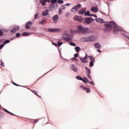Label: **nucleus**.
Instances as JSON below:
<instances>
[{"label":"nucleus","mask_w":129,"mask_h":129,"mask_svg":"<svg viewBox=\"0 0 129 129\" xmlns=\"http://www.w3.org/2000/svg\"><path fill=\"white\" fill-rule=\"evenodd\" d=\"M70 68L73 70V71H74L75 72H77L78 71V69L77 67H76L74 64H71L70 65Z\"/></svg>","instance_id":"9b49d317"},{"label":"nucleus","mask_w":129,"mask_h":129,"mask_svg":"<svg viewBox=\"0 0 129 129\" xmlns=\"http://www.w3.org/2000/svg\"><path fill=\"white\" fill-rule=\"evenodd\" d=\"M1 65H2V66H5V63H4V62H2V63H1Z\"/></svg>","instance_id":"603ef678"},{"label":"nucleus","mask_w":129,"mask_h":129,"mask_svg":"<svg viewBox=\"0 0 129 129\" xmlns=\"http://www.w3.org/2000/svg\"><path fill=\"white\" fill-rule=\"evenodd\" d=\"M38 119H35V120H34L35 123L38 122Z\"/></svg>","instance_id":"6e6d98bb"},{"label":"nucleus","mask_w":129,"mask_h":129,"mask_svg":"<svg viewBox=\"0 0 129 129\" xmlns=\"http://www.w3.org/2000/svg\"><path fill=\"white\" fill-rule=\"evenodd\" d=\"M75 58H77L78 57V53H75L74 54Z\"/></svg>","instance_id":"49530a36"},{"label":"nucleus","mask_w":129,"mask_h":129,"mask_svg":"<svg viewBox=\"0 0 129 129\" xmlns=\"http://www.w3.org/2000/svg\"><path fill=\"white\" fill-rule=\"evenodd\" d=\"M79 8H81V4H78L77 6L72 8L71 12H72L73 13H77V12H78V9H79Z\"/></svg>","instance_id":"39448f33"},{"label":"nucleus","mask_w":129,"mask_h":129,"mask_svg":"<svg viewBox=\"0 0 129 129\" xmlns=\"http://www.w3.org/2000/svg\"><path fill=\"white\" fill-rule=\"evenodd\" d=\"M88 57L89 58L90 60H91V61L95 62V59L94 58L93 56H88Z\"/></svg>","instance_id":"4be33fe9"},{"label":"nucleus","mask_w":129,"mask_h":129,"mask_svg":"<svg viewBox=\"0 0 129 129\" xmlns=\"http://www.w3.org/2000/svg\"><path fill=\"white\" fill-rule=\"evenodd\" d=\"M97 51H98L99 53H100V52H101V50H100V49H97Z\"/></svg>","instance_id":"13d9d810"},{"label":"nucleus","mask_w":129,"mask_h":129,"mask_svg":"<svg viewBox=\"0 0 129 129\" xmlns=\"http://www.w3.org/2000/svg\"><path fill=\"white\" fill-rule=\"evenodd\" d=\"M58 15H55L52 17V21L54 24H57L58 23Z\"/></svg>","instance_id":"9d476101"},{"label":"nucleus","mask_w":129,"mask_h":129,"mask_svg":"<svg viewBox=\"0 0 129 129\" xmlns=\"http://www.w3.org/2000/svg\"><path fill=\"white\" fill-rule=\"evenodd\" d=\"M54 45H55L56 47H57V46H58V44H54Z\"/></svg>","instance_id":"680f3d73"},{"label":"nucleus","mask_w":129,"mask_h":129,"mask_svg":"<svg viewBox=\"0 0 129 129\" xmlns=\"http://www.w3.org/2000/svg\"><path fill=\"white\" fill-rule=\"evenodd\" d=\"M40 3L42 6H44L45 5H46V0H40Z\"/></svg>","instance_id":"412c9836"},{"label":"nucleus","mask_w":129,"mask_h":129,"mask_svg":"<svg viewBox=\"0 0 129 129\" xmlns=\"http://www.w3.org/2000/svg\"><path fill=\"white\" fill-rule=\"evenodd\" d=\"M87 76H88V78H90V79H91V77L90 76V74H88Z\"/></svg>","instance_id":"3c124183"},{"label":"nucleus","mask_w":129,"mask_h":129,"mask_svg":"<svg viewBox=\"0 0 129 129\" xmlns=\"http://www.w3.org/2000/svg\"><path fill=\"white\" fill-rule=\"evenodd\" d=\"M57 43H58V47H60V46H61V45H62L63 44V43H62V42H61V40H58Z\"/></svg>","instance_id":"cd10ccee"},{"label":"nucleus","mask_w":129,"mask_h":129,"mask_svg":"<svg viewBox=\"0 0 129 129\" xmlns=\"http://www.w3.org/2000/svg\"><path fill=\"white\" fill-rule=\"evenodd\" d=\"M80 88H82V89H83V88H84V86H83V85H81V86H80Z\"/></svg>","instance_id":"5fc2aeb1"},{"label":"nucleus","mask_w":129,"mask_h":129,"mask_svg":"<svg viewBox=\"0 0 129 129\" xmlns=\"http://www.w3.org/2000/svg\"><path fill=\"white\" fill-rule=\"evenodd\" d=\"M95 21H96L97 23H100V24H103V23H104V20L101 18H96Z\"/></svg>","instance_id":"ddd939ff"},{"label":"nucleus","mask_w":129,"mask_h":129,"mask_svg":"<svg viewBox=\"0 0 129 129\" xmlns=\"http://www.w3.org/2000/svg\"><path fill=\"white\" fill-rule=\"evenodd\" d=\"M87 89H88V88L84 87L83 89V90H87Z\"/></svg>","instance_id":"864d4df0"},{"label":"nucleus","mask_w":129,"mask_h":129,"mask_svg":"<svg viewBox=\"0 0 129 129\" xmlns=\"http://www.w3.org/2000/svg\"><path fill=\"white\" fill-rule=\"evenodd\" d=\"M72 38H73V36H70V35H69V33L67 31L64 32L62 36V38L68 42H70V41L72 40Z\"/></svg>","instance_id":"7ed1b4c3"},{"label":"nucleus","mask_w":129,"mask_h":129,"mask_svg":"<svg viewBox=\"0 0 129 129\" xmlns=\"http://www.w3.org/2000/svg\"><path fill=\"white\" fill-rule=\"evenodd\" d=\"M35 94L36 95L38 96L36 93H35Z\"/></svg>","instance_id":"69168bd1"},{"label":"nucleus","mask_w":129,"mask_h":129,"mask_svg":"<svg viewBox=\"0 0 129 129\" xmlns=\"http://www.w3.org/2000/svg\"><path fill=\"white\" fill-rule=\"evenodd\" d=\"M30 25H32V22L28 21L27 23H26V24L25 25L26 29H27V30H29V29H30Z\"/></svg>","instance_id":"2eb2a0df"},{"label":"nucleus","mask_w":129,"mask_h":129,"mask_svg":"<svg viewBox=\"0 0 129 129\" xmlns=\"http://www.w3.org/2000/svg\"><path fill=\"white\" fill-rule=\"evenodd\" d=\"M57 3H58V4H60V5H62L64 3V1L63 0H58L57 1Z\"/></svg>","instance_id":"7c9ffc66"},{"label":"nucleus","mask_w":129,"mask_h":129,"mask_svg":"<svg viewBox=\"0 0 129 129\" xmlns=\"http://www.w3.org/2000/svg\"><path fill=\"white\" fill-rule=\"evenodd\" d=\"M85 69H86V70H87V75L88 74H90V73H91V72L90 71V70H89V69L88 68L86 67Z\"/></svg>","instance_id":"a878e982"},{"label":"nucleus","mask_w":129,"mask_h":129,"mask_svg":"<svg viewBox=\"0 0 129 129\" xmlns=\"http://www.w3.org/2000/svg\"><path fill=\"white\" fill-rule=\"evenodd\" d=\"M74 20L77 22H82V18H81L80 16H76L74 18Z\"/></svg>","instance_id":"f8f14e48"},{"label":"nucleus","mask_w":129,"mask_h":129,"mask_svg":"<svg viewBox=\"0 0 129 129\" xmlns=\"http://www.w3.org/2000/svg\"><path fill=\"white\" fill-rule=\"evenodd\" d=\"M34 18H35V20H37V19H38V18H39V14H35L34 16Z\"/></svg>","instance_id":"72a5a7b5"},{"label":"nucleus","mask_w":129,"mask_h":129,"mask_svg":"<svg viewBox=\"0 0 129 129\" xmlns=\"http://www.w3.org/2000/svg\"><path fill=\"white\" fill-rule=\"evenodd\" d=\"M12 114V115H15V114H14L13 113H12V114Z\"/></svg>","instance_id":"e2e57ef3"},{"label":"nucleus","mask_w":129,"mask_h":129,"mask_svg":"<svg viewBox=\"0 0 129 129\" xmlns=\"http://www.w3.org/2000/svg\"><path fill=\"white\" fill-rule=\"evenodd\" d=\"M94 46L97 49H101V45H100V44H99V43H95L94 45Z\"/></svg>","instance_id":"6ab92c4d"},{"label":"nucleus","mask_w":129,"mask_h":129,"mask_svg":"<svg viewBox=\"0 0 129 129\" xmlns=\"http://www.w3.org/2000/svg\"><path fill=\"white\" fill-rule=\"evenodd\" d=\"M66 16L67 17H69V16H70V12H67L66 14Z\"/></svg>","instance_id":"ea45409f"},{"label":"nucleus","mask_w":129,"mask_h":129,"mask_svg":"<svg viewBox=\"0 0 129 129\" xmlns=\"http://www.w3.org/2000/svg\"><path fill=\"white\" fill-rule=\"evenodd\" d=\"M77 28L78 29V34H83V30L84 29V28H83V27H82V26L80 25V26H78Z\"/></svg>","instance_id":"1a4fd4ad"},{"label":"nucleus","mask_w":129,"mask_h":129,"mask_svg":"<svg viewBox=\"0 0 129 129\" xmlns=\"http://www.w3.org/2000/svg\"><path fill=\"white\" fill-rule=\"evenodd\" d=\"M66 61H68V59H66Z\"/></svg>","instance_id":"338daca9"},{"label":"nucleus","mask_w":129,"mask_h":129,"mask_svg":"<svg viewBox=\"0 0 129 129\" xmlns=\"http://www.w3.org/2000/svg\"><path fill=\"white\" fill-rule=\"evenodd\" d=\"M88 83H89V84H91V85H93V84H94V83H93V82H90V81H88Z\"/></svg>","instance_id":"a19ab883"},{"label":"nucleus","mask_w":129,"mask_h":129,"mask_svg":"<svg viewBox=\"0 0 129 129\" xmlns=\"http://www.w3.org/2000/svg\"><path fill=\"white\" fill-rule=\"evenodd\" d=\"M83 82H84V83H88V79H87V78H84L83 80H82Z\"/></svg>","instance_id":"393cba45"},{"label":"nucleus","mask_w":129,"mask_h":129,"mask_svg":"<svg viewBox=\"0 0 129 129\" xmlns=\"http://www.w3.org/2000/svg\"><path fill=\"white\" fill-rule=\"evenodd\" d=\"M4 110H5V111H6V112H9V111H8V110H7L6 109H4Z\"/></svg>","instance_id":"4d7b16f0"},{"label":"nucleus","mask_w":129,"mask_h":129,"mask_svg":"<svg viewBox=\"0 0 129 129\" xmlns=\"http://www.w3.org/2000/svg\"><path fill=\"white\" fill-rule=\"evenodd\" d=\"M88 56L87 54L85 55V57H80V59L82 63H86L88 61L87 60Z\"/></svg>","instance_id":"423d86ee"},{"label":"nucleus","mask_w":129,"mask_h":129,"mask_svg":"<svg viewBox=\"0 0 129 129\" xmlns=\"http://www.w3.org/2000/svg\"><path fill=\"white\" fill-rule=\"evenodd\" d=\"M49 13V10H46L44 12H42V16H43L44 17H46V16H48Z\"/></svg>","instance_id":"a211bd4d"},{"label":"nucleus","mask_w":129,"mask_h":129,"mask_svg":"<svg viewBox=\"0 0 129 129\" xmlns=\"http://www.w3.org/2000/svg\"><path fill=\"white\" fill-rule=\"evenodd\" d=\"M76 79H77L78 80H81L82 81V80H83V78H81V77L80 76H77Z\"/></svg>","instance_id":"c756f323"},{"label":"nucleus","mask_w":129,"mask_h":129,"mask_svg":"<svg viewBox=\"0 0 129 129\" xmlns=\"http://www.w3.org/2000/svg\"><path fill=\"white\" fill-rule=\"evenodd\" d=\"M86 91L87 93H90V92H91L90 89L89 88L87 89V90H86Z\"/></svg>","instance_id":"c9c22d12"},{"label":"nucleus","mask_w":129,"mask_h":129,"mask_svg":"<svg viewBox=\"0 0 129 129\" xmlns=\"http://www.w3.org/2000/svg\"><path fill=\"white\" fill-rule=\"evenodd\" d=\"M51 2L52 4H55V3H57V0H51Z\"/></svg>","instance_id":"58836bf2"},{"label":"nucleus","mask_w":129,"mask_h":129,"mask_svg":"<svg viewBox=\"0 0 129 129\" xmlns=\"http://www.w3.org/2000/svg\"><path fill=\"white\" fill-rule=\"evenodd\" d=\"M4 35V32L3 31V30L0 29V37L1 36H3Z\"/></svg>","instance_id":"f704fd0d"},{"label":"nucleus","mask_w":129,"mask_h":129,"mask_svg":"<svg viewBox=\"0 0 129 129\" xmlns=\"http://www.w3.org/2000/svg\"><path fill=\"white\" fill-rule=\"evenodd\" d=\"M95 61H91L90 62V65H89V66H90V67H93V66H94V62H95Z\"/></svg>","instance_id":"bb28decb"},{"label":"nucleus","mask_w":129,"mask_h":129,"mask_svg":"<svg viewBox=\"0 0 129 129\" xmlns=\"http://www.w3.org/2000/svg\"><path fill=\"white\" fill-rule=\"evenodd\" d=\"M8 113H10V114H13V113L8 111Z\"/></svg>","instance_id":"bf43d9fd"},{"label":"nucleus","mask_w":129,"mask_h":129,"mask_svg":"<svg viewBox=\"0 0 129 129\" xmlns=\"http://www.w3.org/2000/svg\"><path fill=\"white\" fill-rule=\"evenodd\" d=\"M63 7L61 8V10H65V9H66V7H64V6H63Z\"/></svg>","instance_id":"8fccbe9b"},{"label":"nucleus","mask_w":129,"mask_h":129,"mask_svg":"<svg viewBox=\"0 0 129 129\" xmlns=\"http://www.w3.org/2000/svg\"><path fill=\"white\" fill-rule=\"evenodd\" d=\"M20 29V26H16L14 29L11 30V33H16L17 31H19Z\"/></svg>","instance_id":"dca6fc26"},{"label":"nucleus","mask_w":129,"mask_h":129,"mask_svg":"<svg viewBox=\"0 0 129 129\" xmlns=\"http://www.w3.org/2000/svg\"><path fill=\"white\" fill-rule=\"evenodd\" d=\"M93 22H94V19L91 17H88L85 19L86 24H91V23H93Z\"/></svg>","instance_id":"0eeeda50"},{"label":"nucleus","mask_w":129,"mask_h":129,"mask_svg":"<svg viewBox=\"0 0 129 129\" xmlns=\"http://www.w3.org/2000/svg\"><path fill=\"white\" fill-rule=\"evenodd\" d=\"M48 32H50L51 33H59L61 32V29L60 28H49L48 29Z\"/></svg>","instance_id":"20e7f679"},{"label":"nucleus","mask_w":129,"mask_h":129,"mask_svg":"<svg viewBox=\"0 0 129 129\" xmlns=\"http://www.w3.org/2000/svg\"><path fill=\"white\" fill-rule=\"evenodd\" d=\"M13 84H14V85H16V86H18V85H17V84H16L15 83H13Z\"/></svg>","instance_id":"052dcab7"},{"label":"nucleus","mask_w":129,"mask_h":129,"mask_svg":"<svg viewBox=\"0 0 129 129\" xmlns=\"http://www.w3.org/2000/svg\"><path fill=\"white\" fill-rule=\"evenodd\" d=\"M105 28L104 29V32L105 33H108L112 30L114 34H117V32L119 31H122V28H119L118 26L116 25V23L113 21H109L108 23L104 25Z\"/></svg>","instance_id":"f257e3e1"},{"label":"nucleus","mask_w":129,"mask_h":129,"mask_svg":"<svg viewBox=\"0 0 129 129\" xmlns=\"http://www.w3.org/2000/svg\"><path fill=\"white\" fill-rule=\"evenodd\" d=\"M91 17H94L95 18H97V15L92 14Z\"/></svg>","instance_id":"de8ad7c7"},{"label":"nucleus","mask_w":129,"mask_h":129,"mask_svg":"<svg viewBox=\"0 0 129 129\" xmlns=\"http://www.w3.org/2000/svg\"><path fill=\"white\" fill-rule=\"evenodd\" d=\"M75 50L77 53H78L80 51V47L79 46H77L75 48Z\"/></svg>","instance_id":"5701e85b"},{"label":"nucleus","mask_w":129,"mask_h":129,"mask_svg":"<svg viewBox=\"0 0 129 129\" xmlns=\"http://www.w3.org/2000/svg\"><path fill=\"white\" fill-rule=\"evenodd\" d=\"M92 33V31L89 30L88 28H84L83 34H90Z\"/></svg>","instance_id":"6e6552de"},{"label":"nucleus","mask_w":129,"mask_h":129,"mask_svg":"<svg viewBox=\"0 0 129 129\" xmlns=\"http://www.w3.org/2000/svg\"><path fill=\"white\" fill-rule=\"evenodd\" d=\"M71 33L72 34H75V33H78V31H76V30H72L71 31Z\"/></svg>","instance_id":"473e14b6"},{"label":"nucleus","mask_w":129,"mask_h":129,"mask_svg":"<svg viewBox=\"0 0 129 129\" xmlns=\"http://www.w3.org/2000/svg\"><path fill=\"white\" fill-rule=\"evenodd\" d=\"M69 45H70L71 46H72L73 47H75L76 46V44L73 42H70Z\"/></svg>","instance_id":"c85d7f7f"},{"label":"nucleus","mask_w":129,"mask_h":129,"mask_svg":"<svg viewBox=\"0 0 129 129\" xmlns=\"http://www.w3.org/2000/svg\"><path fill=\"white\" fill-rule=\"evenodd\" d=\"M85 16H88V17H91L92 14H90V12L89 11H88L85 13Z\"/></svg>","instance_id":"aec40b11"},{"label":"nucleus","mask_w":129,"mask_h":129,"mask_svg":"<svg viewBox=\"0 0 129 129\" xmlns=\"http://www.w3.org/2000/svg\"><path fill=\"white\" fill-rule=\"evenodd\" d=\"M31 34V33H27L26 32H23L22 33V36H30V35Z\"/></svg>","instance_id":"b1692460"},{"label":"nucleus","mask_w":129,"mask_h":129,"mask_svg":"<svg viewBox=\"0 0 129 129\" xmlns=\"http://www.w3.org/2000/svg\"><path fill=\"white\" fill-rule=\"evenodd\" d=\"M5 44L4 43L0 45V49H2V48H4V47H5Z\"/></svg>","instance_id":"4c0bfd02"},{"label":"nucleus","mask_w":129,"mask_h":129,"mask_svg":"<svg viewBox=\"0 0 129 129\" xmlns=\"http://www.w3.org/2000/svg\"><path fill=\"white\" fill-rule=\"evenodd\" d=\"M16 36L17 38H19V37H20V36H21V33H17L16 34Z\"/></svg>","instance_id":"e433bc0d"},{"label":"nucleus","mask_w":129,"mask_h":129,"mask_svg":"<svg viewBox=\"0 0 129 129\" xmlns=\"http://www.w3.org/2000/svg\"><path fill=\"white\" fill-rule=\"evenodd\" d=\"M44 20H43L42 21L39 22L40 25H43L44 24Z\"/></svg>","instance_id":"79ce46f5"},{"label":"nucleus","mask_w":129,"mask_h":129,"mask_svg":"<svg viewBox=\"0 0 129 129\" xmlns=\"http://www.w3.org/2000/svg\"><path fill=\"white\" fill-rule=\"evenodd\" d=\"M102 14H103V15H104V13H103V12H102Z\"/></svg>","instance_id":"0e129e2a"},{"label":"nucleus","mask_w":129,"mask_h":129,"mask_svg":"<svg viewBox=\"0 0 129 129\" xmlns=\"http://www.w3.org/2000/svg\"><path fill=\"white\" fill-rule=\"evenodd\" d=\"M62 13V10L61 9L58 10V15H61Z\"/></svg>","instance_id":"37998d69"},{"label":"nucleus","mask_w":129,"mask_h":129,"mask_svg":"<svg viewBox=\"0 0 129 129\" xmlns=\"http://www.w3.org/2000/svg\"><path fill=\"white\" fill-rule=\"evenodd\" d=\"M91 12H93V13H97L98 9L96 7H93L91 8Z\"/></svg>","instance_id":"f3484780"},{"label":"nucleus","mask_w":129,"mask_h":129,"mask_svg":"<svg viewBox=\"0 0 129 129\" xmlns=\"http://www.w3.org/2000/svg\"><path fill=\"white\" fill-rule=\"evenodd\" d=\"M72 60H73V61H78V59H77V58H76L75 57H73Z\"/></svg>","instance_id":"c03bdc74"},{"label":"nucleus","mask_w":129,"mask_h":129,"mask_svg":"<svg viewBox=\"0 0 129 129\" xmlns=\"http://www.w3.org/2000/svg\"><path fill=\"white\" fill-rule=\"evenodd\" d=\"M98 38L97 35H91L87 37H83L81 38V40L85 42H94V41H96Z\"/></svg>","instance_id":"f03ea898"},{"label":"nucleus","mask_w":129,"mask_h":129,"mask_svg":"<svg viewBox=\"0 0 129 129\" xmlns=\"http://www.w3.org/2000/svg\"><path fill=\"white\" fill-rule=\"evenodd\" d=\"M9 43H10V40H6L5 41H4V44H5V45H6L7 44H9Z\"/></svg>","instance_id":"2f4dec72"},{"label":"nucleus","mask_w":129,"mask_h":129,"mask_svg":"<svg viewBox=\"0 0 129 129\" xmlns=\"http://www.w3.org/2000/svg\"><path fill=\"white\" fill-rule=\"evenodd\" d=\"M4 39H0V44H2L4 42Z\"/></svg>","instance_id":"09e8293b"},{"label":"nucleus","mask_w":129,"mask_h":129,"mask_svg":"<svg viewBox=\"0 0 129 129\" xmlns=\"http://www.w3.org/2000/svg\"><path fill=\"white\" fill-rule=\"evenodd\" d=\"M71 5V4L70 3H67L65 5L63 6V7H65V6H67L68 7H69Z\"/></svg>","instance_id":"a18cd8bd"},{"label":"nucleus","mask_w":129,"mask_h":129,"mask_svg":"<svg viewBox=\"0 0 129 129\" xmlns=\"http://www.w3.org/2000/svg\"><path fill=\"white\" fill-rule=\"evenodd\" d=\"M86 12V8H84L82 9L81 11H79L78 14L79 15H84L85 14V12Z\"/></svg>","instance_id":"4468645a"}]
</instances>
